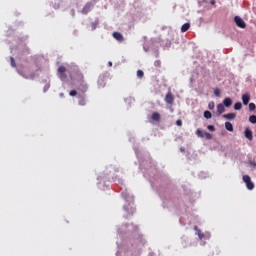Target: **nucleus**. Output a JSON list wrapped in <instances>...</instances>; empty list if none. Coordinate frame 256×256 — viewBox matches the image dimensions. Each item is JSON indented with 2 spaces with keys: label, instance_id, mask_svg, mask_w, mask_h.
I'll use <instances>...</instances> for the list:
<instances>
[{
  "label": "nucleus",
  "instance_id": "1",
  "mask_svg": "<svg viewBox=\"0 0 256 256\" xmlns=\"http://www.w3.org/2000/svg\"><path fill=\"white\" fill-rule=\"evenodd\" d=\"M244 183L246 184V187L249 191H253V189H255V184L253 183V181H251V176L250 175H244L242 177Z\"/></svg>",
  "mask_w": 256,
  "mask_h": 256
},
{
  "label": "nucleus",
  "instance_id": "2",
  "mask_svg": "<svg viewBox=\"0 0 256 256\" xmlns=\"http://www.w3.org/2000/svg\"><path fill=\"white\" fill-rule=\"evenodd\" d=\"M67 68L65 66H59L58 68V77L61 81H67Z\"/></svg>",
  "mask_w": 256,
  "mask_h": 256
},
{
  "label": "nucleus",
  "instance_id": "3",
  "mask_svg": "<svg viewBox=\"0 0 256 256\" xmlns=\"http://www.w3.org/2000/svg\"><path fill=\"white\" fill-rule=\"evenodd\" d=\"M234 21H235L237 27H240V29H245V27H247V24L245 23L244 20H242V18L240 16H235Z\"/></svg>",
  "mask_w": 256,
  "mask_h": 256
},
{
  "label": "nucleus",
  "instance_id": "4",
  "mask_svg": "<svg viewBox=\"0 0 256 256\" xmlns=\"http://www.w3.org/2000/svg\"><path fill=\"white\" fill-rule=\"evenodd\" d=\"M112 36L114 37V39H116V41H119V43H123V41H125L123 34H121L120 32H113Z\"/></svg>",
  "mask_w": 256,
  "mask_h": 256
},
{
  "label": "nucleus",
  "instance_id": "5",
  "mask_svg": "<svg viewBox=\"0 0 256 256\" xmlns=\"http://www.w3.org/2000/svg\"><path fill=\"white\" fill-rule=\"evenodd\" d=\"M165 101H166V103H168V105H173L175 98L173 97V94L171 92H168L166 94Z\"/></svg>",
  "mask_w": 256,
  "mask_h": 256
},
{
  "label": "nucleus",
  "instance_id": "6",
  "mask_svg": "<svg viewBox=\"0 0 256 256\" xmlns=\"http://www.w3.org/2000/svg\"><path fill=\"white\" fill-rule=\"evenodd\" d=\"M87 89H89V87L87 86L85 81L82 80L81 84L78 87V91H81V93H87Z\"/></svg>",
  "mask_w": 256,
  "mask_h": 256
},
{
  "label": "nucleus",
  "instance_id": "7",
  "mask_svg": "<svg viewBox=\"0 0 256 256\" xmlns=\"http://www.w3.org/2000/svg\"><path fill=\"white\" fill-rule=\"evenodd\" d=\"M249 101H251V95L249 93L242 95L243 105H249Z\"/></svg>",
  "mask_w": 256,
  "mask_h": 256
},
{
  "label": "nucleus",
  "instance_id": "8",
  "mask_svg": "<svg viewBox=\"0 0 256 256\" xmlns=\"http://www.w3.org/2000/svg\"><path fill=\"white\" fill-rule=\"evenodd\" d=\"M105 81H107V76L106 75L100 76L98 79L99 87H105Z\"/></svg>",
  "mask_w": 256,
  "mask_h": 256
},
{
  "label": "nucleus",
  "instance_id": "9",
  "mask_svg": "<svg viewBox=\"0 0 256 256\" xmlns=\"http://www.w3.org/2000/svg\"><path fill=\"white\" fill-rule=\"evenodd\" d=\"M244 135L246 139H248L249 141H253V131H251L250 129H246Z\"/></svg>",
  "mask_w": 256,
  "mask_h": 256
},
{
  "label": "nucleus",
  "instance_id": "10",
  "mask_svg": "<svg viewBox=\"0 0 256 256\" xmlns=\"http://www.w3.org/2000/svg\"><path fill=\"white\" fill-rule=\"evenodd\" d=\"M151 119L152 121L159 122L161 121V114H159V112H154L152 113Z\"/></svg>",
  "mask_w": 256,
  "mask_h": 256
},
{
  "label": "nucleus",
  "instance_id": "11",
  "mask_svg": "<svg viewBox=\"0 0 256 256\" xmlns=\"http://www.w3.org/2000/svg\"><path fill=\"white\" fill-rule=\"evenodd\" d=\"M235 117H237V114H235V113H228V114L223 115V118L228 119L229 121H233V119H235Z\"/></svg>",
  "mask_w": 256,
  "mask_h": 256
},
{
  "label": "nucleus",
  "instance_id": "12",
  "mask_svg": "<svg viewBox=\"0 0 256 256\" xmlns=\"http://www.w3.org/2000/svg\"><path fill=\"white\" fill-rule=\"evenodd\" d=\"M191 29V24L190 23H185L181 27V33H187Z\"/></svg>",
  "mask_w": 256,
  "mask_h": 256
},
{
  "label": "nucleus",
  "instance_id": "13",
  "mask_svg": "<svg viewBox=\"0 0 256 256\" xmlns=\"http://www.w3.org/2000/svg\"><path fill=\"white\" fill-rule=\"evenodd\" d=\"M223 105L224 107H231V105H233V100H231V98H225L223 100Z\"/></svg>",
  "mask_w": 256,
  "mask_h": 256
},
{
  "label": "nucleus",
  "instance_id": "14",
  "mask_svg": "<svg viewBox=\"0 0 256 256\" xmlns=\"http://www.w3.org/2000/svg\"><path fill=\"white\" fill-rule=\"evenodd\" d=\"M217 113H218V115H221L222 113H225V106H224V104H218L217 105Z\"/></svg>",
  "mask_w": 256,
  "mask_h": 256
},
{
  "label": "nucleus",
  "instance_id": "15",
  "mask_svg": "<svg viewBox=\"0 0 256 256\" xmlns=\"http://www.w3.org/2000/svg\"><path fill=\"white\" fill-rule=\"evenodd\" d=\"M225 129L227 131L233 132V124L231 122H225Z\"/></svg>",
  "mask_w": 256,
  "mask_h": 256
},
{
  "label": "nucleus",
  "instance_id": "16",
  "mask_svg": "<svg viewBox=\"0 0 256 256\" xmlns=\"http://www.w3.org/2000/svg\"><path fill=\"white\" fill-rule=\"evenodd\" d=\"M195 231H197V235L199 237V239H203L205 237V234H203V232H201V230L199 228H197V226L194 227Z\"/></svg>",
  "mask_w": 256,
  "mask_h": 256
},
{
  "label": "nucleus",
  "instance_id": "17",
  "mask_svg": "<svg viewBox=\"0 0 256 256\" xmlns=\"http://www.w3.org/2000/svg\"><path fill=\"white\" fill-rule=\"evenodd\" d=\"M234 109H235V111H241V109H243V104H241V102L235 103Z\"/></svg>",
  "mask_w": 256,
  "mask_h": 256
},
{
  "label": "nucleus",
  "instance_id": "18",
  "mask_svg": "<svg viewBox=\"0 0 256 256\" xmlns=\"http://www.w3.org/2000/svg\"><path fill=\"white\" fill-rule=\"evenodd\" d=\"M79 99H80L79 100V105H81L82 107L87 105V101L85 100V97L80 96Z\"/></svg>",
  "mask_w": 256,
  "mask_h": 256
},
{
  "label": "nucleus",
  "instance_id": "19",
  "mask_svg": "<svg viewBox=\"0 0 256 256\" xmlns=\"http://www.w3.org/2000/svg\"><path fill=\"white\" fill-rule=\"evenodd\" d=\"M204 117H205V119H211L212 117H213V115L211 114V112L210 111H205L204 112Z\"/></svg>",
  "mask_w": 256,
  "mask_h": 256
},
{
  "label": "nucleus",
  "instance_id": "20",
  "mask_svg": "<svg viewBox=\"0 0 256 256\" xmlns=\"http://www.w3.org/2000/svg\"><path fill=\"white\" fill-rule=\"evenodd\" d=\"M145 73L143 72V70H138L137 71V77L138 79H143Z\"/></svg>",
  "mask_w": 256,
  "mask_h": 256
},
{
  "label": "nucleus",
  "instance_id": "21",
  "mask_svg": "<svg viewBox=\"0 0 256 256\" xmlns=\"http://www.w3.org/2000/svg\"><path fill=\"white\" fill-rule=\"evenodd\" d=\"M196 135H197L198 137L203 138L204 135H205V132H203L202 130L198 129V130L196 131Z\"/></svg>",
  "mask_w": 256,
  "mask_h": 256
},
{
  "label": "nucleus",
  "instance_id": "22",
  "mask_svg": "<svg viewBox=\"0 0 256 256\" xmlns=\"http://www.w3.org/2000/svg\"><path fill=\"white\" fill-rule=\"evenodd\" d=\"M214 95H215V97H220L221 96V90L219 88H216L214 90Z\"/></svg>",
  "mask_w": 256,
  "mask_h": 256
},
{
  "label": "nucleus",
  "instance_id": "23",
  "mask_svg": "<svg viewBox=\"0 0 256 256\" xmlns=\"http://www.w3.org/2000/svg\"><path fill=\"white\" fill-rule=\"evenodd\" d=\"M204 137L206 138V139H213V135L211 134V133H209V132H204Z\"/></svg>",
  "mask_w": 256,
  "mask_h": 256
},
{
  "label": "nucleus",
  "instance_id": "24",
  "mask_svg": "<svg viewBox=\"0 0 256 256\" xmlns=\"http://www.w3.org/2000/svg\"><path fill=\"white\" fill-rule=\"evenodd\" d=\"M249 121H250V123L255 124V123H256V115H251V116L249 117Z\"/></svg>",
  "mask_w": 256,
  "mask_h": 256
},
{
  "label": "nucleus",
  "instance_id": "25",
  "mask_svg": "<svg viewBox=\"0 0 256 256\" xmlns=\"http://www.w3.org/2000/svg\"><path fill=\"white\" fill-rule=\"evenodd\" d=\"M255 109H256L255 103H250V104H249V110H250V111H255Z\"/></svg>",
  "mask_w": 256,
  "mask_h": 256
},
{
  "label": "nucleus",
  "instance_id": "26",
  "mask_svg": "<svg viewBox=\"0 0 256 256\" xmlns=\"http://www.w3.org/2000/svg\"><path fill=\"white\" fill-rule=\"evenodd\" d=\"M208 109L210 110L215 109V102H209Z\"/></svg>",
  "mask_w": 256,
  "mask_h": 256
},
{
  "label": "nucleus",
  "instance_id": "27",
  "mask_svg": "<svg viewBox=\"0 0 256 256\" xmlns=\"http://www.w3.org/2000/svg\"><path fill=\"white\" fill-rule=\"evenodd\" d=\"M11 65L12 67H17V64L15 63V58L10 57Z\"/></svg>",
  "mask_w": 256,
  "mask_h": 256
},
{
  "label": "nucleus",
  "instance_id": "28",
  "mask_svg": "<svg viewBox=\"0 0 256 256\" xmlns=\"http://www.w3.org/2000/svg\"><path fill=\"white\" fill-rule=\"evenodd\" d=\"M69 95H70L71 97H76L77 91H76V90H71V91L69 92Z\"/></svg>",
  "mask_w": 256,
  "mask_h": 256
},
{
  "label": "nucleus",
  "instance_id": "29",
  "mask_svg": "<svg viewBox=\"0 0 256 256\" xmlns=\"http://www.w3.org/2000/svg\"><path fill=\"white\" fill-rule=\"evenodd\" d=\"M154 66H156V67H161V60H156V61L154 62Z\"/></svg>",
  "mask_w": 256,
  "mask_h": 256
},
{
  "label": "nucleus",
  "instance_id": "30",
  "mask_svg": "<svg viewBox=\"0 0 256 256\" xmlns=\"http://www.w3.org/2000/svg\"><path fill=\"white\" fill-rule=\"evenodd\" d=\"M176 125H177L178 127H181V126L183 125V121H182L181 119H178V120L176 121Z\"/></svg>",
  "mask_w": 256,
  "mask_h": 256
},
{
  "label": "nucleus",
  "instance_id": "31",
  "mask_svg": "<svg viewBox=\"0 0 256 256\" xmlns=\"http://www.w3.org/2000/svg\"><path fill=\"white\" fill-rule=\"evenodd\" d=\"M207 129H208L209 131H215V126H213V125H208V126H207Z\"/></svg>",
  "mask_w": 256,
  "mask_h": 256
},
{
  "label": "nucleus",
  "instance_id": "32",
  "mask_svg": "<svg viewBox=\"0 0 256 256\" xmlns=\"http://www.w3.org/2000/svg\"><path fill=\"white\" fill-rule=\"evenodd\" d=\"M211 5H215V0H212V1H211Z\"/></svg>",
  "mask_w": 256,
  "mask_h": 256
},
{
  "label": "nucleus",
  "instance_id": "33",
  "mask_svg": "<svg viewBox=\"0 0 256 256\" xmlns=\"http://www.w3.org/2000/svg\"><path fill=\"white\" fill-rule=\"evenodd\" d=\"M60 96H61V97H63V93H62V94H60Z\"/></svg>",
  "mask_w": 256,
  "mask_h": 256
}]
</instances>
